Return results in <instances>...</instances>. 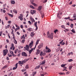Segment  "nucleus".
<instances>
[{
  "label": "nucleus",
  "mask_w": 76,
  "mask_h": 76,
  "mask_svg": "<svg viewBox=\"0 0 76 76\" xmlns=\"http://www.w3.org/2000/svg\"><path fill=\"white\" fill-rule=\"evenodd\" d=\"M3 55L4 56H5L7 54V53H8V50L7 49L4 50L3 51Z\"/></svg>",
  "instance_id": "1"
},
{
  "label": "nucleus",
  "mask_w": 76,
  "mask_h": 76,
  "mask_svg": "<svg viewBox=\"0 0 76 76\" xmlns=\"http://www.w3.org/2000/svg\"><path fill=\"white\" fill-rule=\"evenodd\" d=\"M21 55L22 56H24V57H27L28 56V55H27V54H26V53L24 52H22V53H21Z\"/></svg>",
  "instance_id": "2"
},
{
  "label": "nucleus",
  "mask_w": 76,
  "mask_h": 76,
  "mask_svg": "<svg viewBox=\"0 0 76 76\" xmlns=\"http://www.w3.org/2000/svg\"><path fill=\"white\" fill-rule=\"evenodd\" d=\"M34 43V41L32 40L31 43H30L29 45V46L30 47V48H31L32 46L33 45V44Z\"/></svg>",
  "instance_id": "3"
},
{
  "label": "nucleus",
  "mask_w": 76,
  "mask_h": 76,
  "mask_svg": "<svg viewBox=\"0 0 76 76\" xmlns=\"http://www.w3.org/2000/svg\"><path fill=\"white\" fill-rule=\"evenodd\" d=\"M23 14H20V16H19L18 17V18L20 19V20H23Z\"/></svg>",
  "instance_id": "4"
},
{
  "label": "nucleus",
  "mask_w": 76,
  "mask_h": 76,
  "mask_svg": "<svg viewBox=\"0 0 76 76\" xmlns=\"http://www.w3.org/2000/svg\"><path fill=\"white\" fill-rule=\"evenodd\" d=\"M59 14L60 15H62V12H59L58 13H57V16L58 18L60 19L61 18V17L60 16H59Z\"/></svg>",
  "instance_id": "5"
},
{
  "label": "nucleus",
  "mask_w": 76,
  "mask_h": 76,
  "mask_svg": "<svg viewBox=\"0 0 76 76\" xmlns=\"http://www.w3.org/2000/svg\"><path fill=\"white\" fill-rule=\"evenodd\" d=\"M34 25L35 26L36 28L35 31H37V29H38V26H37V22L34 23Z\"/></svg>",
  "instance_id": "6"
},
{
  "label": "nucleus",
  "mask_w": 76,
  "mask_h": 76,
  "mask_svg": "<svg viewBox=\"0 0 76 76\" xmlns=\"http://www.w3.org/2000/svg\"><path fill=\"white\" fill-rule=\"evenodd\" d=\"M43 47V43H41L38 46L39 49H40L41 48H42Z\"/></svg>",
  "instance_id": "7"
},
{
  "label": "nucleus",
  "mask_w": 76,
  "mask_h": 76,
  "mask_svg": "<svg viewBox=\"0 0 76 76\" xmlns=\"http://www.w3.org/2000/svg\"><path fill=\"white\" fill-rule=\"evenodd\" d=\"M41 53V51L39 50V49L37 50V52L36 53V54L38 55Z\"/></svg>",
  "instance_id": "8"
},
{
  "label": "nucleus",
  "mask_w": 76,
  "mask_h": 76,
  "mask_svg": "<svg viewBox=\"0 0 76 76\" xmlns=\"http://www.w3.org/2000/svg\"><path fill=\"white\" fill-rule=\"evenodd\" d=\"M53 33H51L50 36V38H51V39H53Z\"/></svg>",
  "instance_id": "9"
},
{
  "label": "nucleus",
  "mask_w": 76,
  "mask_h": 76,
  "mask_svg": "<svg viewBox=\"0 0 76 76\" xmlns=\"http://www.w3.org/2000/svg\"><path fill=\"white\" fill-rule=\"evenodd\" d=\"M10 53L12 55V56H13V57H16V55H14V54H13V51H11L10 52Z\"/></svg>",
  "instance_id": "10"
},
{
  "label": "nucleus",
  "mask_w": 76,
  "mask_h": 76,
  "mask_svg": "<svg viewBox=\"0 0 76 76\" xmlns=\"http://www.w3.org/2000/svg\"><path fill=\"white\" fill-rule=\"evenodd\" d=\"M30 19H31V23H33L34 22V20L33 18H32V17H30Z\"/></svg>",
  "instance_id": "11"
},
{
  "label": "nucleus",
  "mask_w": 76,
  "mask_h": 76,
  "mask_svg": "<svg viewBox=\"0 0 76 76\" xmlns=\"http://www.w3.org/2000/svg\"><path fill=\"white\" fill-rule=\"evenodd\" d=\"M33 50H34V48H32L31 50H30L29 51V54H31V53H32V51H33Z\"/></svg>",
  "instance_id": "12"
},
{
  "label": "nucleus",
  "mask_w": 76,
  "mask_h": 76,
  "mask_svg": "<svg viewBox=\"0 0 76 76\" xmlns=\"http://www.w3.org/2000/svg\"><path fill=\"white\" fill-rule=\"evenodd\" d=\"M39 41H40V39H38L36 43V45H37V44H39Z\"/></svg>",
  "instance_id": "13"
},
{
  "label": "nucleus",
  "mask_w": 76,
  "mask_h": 76,
  "mask_svg": "<svg viewBox=\"0 0 76 76\" xmlns=\"http://www.w3.org/2000/svg\"><path fill=\"white\" fill-rule=\"evenodd\" d=\"M34 32H31V34H30V35L31 36V37H34Z\"/></svg>",
  "instance_id": "14"
},
{
  "label": "nucleus",
  "mask_w": 76,
  "mask_h": 76,
  "mask_svg": "<svg viewBox=\"0 0 76 76\" xmlns=\"http://www.w3.org/2000/svg\"><path fill=\"white\" fill-rule=\"evenodd\" d=\"M40 65H38L35 68V69L36 70V69H39V67H40Z\"/></svg>",
  "instance_id": "15"
},
{
  "label": "nucleus",
  "mask_w": 76,
  "mask_h": 76,
  "mask_svg": "<svg viewBox=\"0 0 76 76\" xmlns=\"http://www.w3.org/2000/svg\"><path fill=\"white\" fill-rule=\"evenodd\" d=\"M47 35L48 38H50V33H49V31H48V32H47Z\"/></svg>",
  "instance_id": "16"
},
{
  "label": "nucleus",
  "mask_w": 76,
  "mask_h": 76,
  "mask_svg": "<svg viewBox=\"0 0 76 76\" xmlns=\"http://www.w3.org/2000/svg\"><path fill=\"white\" fill-rule=\"evenodd\" d=\"M36 73H37V72H33L32 73V76H35V75H36Z\"/></svg>",
  "instance_id": "17"
},
{
  "label": "nucleus",
  "mask_w": 76,
  "mask_h": 76,
  "mask_svg": "<svg viewBox=\"0 0 76 76\" xmlns=\"http://www.w3.org/2000/svg\"><path fill=\"white\" fill-rule=\"evenodd\" d=\"M18 64H23V62H22V61H18Z\"/></svg>",
  "instance_id": "18"
},
{
  "label": "nucleus",
  "mask_w": 76,
  "mask_h": 76,
  "mask_svg": "<svg viewBox=\"0 0 76 76\" xmlns=\"http://www.w3.org/2000/svg\"><path fill=\"white\" fill-rule=\"evenodd\" d=\"M14 46V44H13V43L11 44V47L10 48V50H12V48H13V46Z\"/></svg>",
  "instance_id": "19"
},
{
  "label": "nucleus",
  "mask_w": 76,
  "mask_h": 76,
  "mask_svg": "<svg viewBox=\"0 0 76 76\" xmlns=\"http://www.w3.org/2000/svg\"><path fill=\"white\" fill-rule=\"evenodd\" d=\"M41 9H42V6H40L38 8V10L39 11H40L41 10Z\"/></svg>",
  "instance_id": "20"
},
{
  "label": "nucleus",
  "mask_w": 76,
  "mask_h": 76,
  "mask_svg": "<svg viewBox=\"0 0 76 76\" xmlns=\"http://www.w3.org/2000/svg\"><path fill=\"white\" fill-rule=\"evenodd\" d=\"M11 4H15V1H11Z\"/></svg>",
  "instance_id": "21"
},
{
  "label": "nucleus",
  "mask_w": 76,
  "mask_h": 76,
  "mask_svg": "<svg viewBox=\"0 0 76 76\" xmlns=\"http://www.w3.org/2000/svg\"><path fill=\"white\" fill-rule=\"evenodd\" d=\"M14 42L15 44H17V41L16 40V39H14Z\"/></svg>",
  "instance_id": "22"
},
{
  "label": "nucleus",
  "mask_w": 76,
  "mask_h": 76,
  "mask_svg": "<svg viewBox=\"0 0 76 76\" xmlns=\"http://www.w3.org/2000/svg\"><path fill=\"white\" fill-rule=\"evenodd\" d=\"M72 32H73V33L74 34H75V33H76V31H75V30L74 29H72Z\"/></svg>",
  "instance_id": "23"
},
{
  "label": "nucleus",
  "mask_w": 76,
  "mask_h": 76,
  "mask_svg": "<svg viewBox=\"0 0 76 76\" xmlns=\"http://www.w3.org/2000/svg\"><path fill=\"white\" fill-rule=\"evenodd\" d=\"M13 11L15 13H16V14H17L18 13V12H17V10H13Z\"/></svg>",
  "instance_id": "24"
},
{
  "label": "nucleus",
  "mask_w": 76,
  "mask_h": 76,
  "mask_svg": "<svg viewBox=\"0 0 76 76\" xmlns=\"http://www.w3.org/2000/svg\"><path fill=\"white\" fill-rule=\"evenodd\" d=\"M59 74L61 75H65V73L62 72H60Z\"/></svg>",
  "instance_id": "25"
},
{
  "label": "nucleus",
  "mask_w": 76,
  "mask_h": 76,
  "mask_svg": "<svg viewBox=\"0 0 76 76\" xmlns=\"http://www.w3.org/2000/svg\"><path fill=\"white\" fill-rule=\"evenodd\" d=\"M73 67V66H69V70H71Z\"/></svg>",
  "instance_id": "26"
},
{
  "label": "nucleus",
  "mask_w": 76,
  "mask_h": 76,
  "mask_svg": "<svg viewBox=\"0 0 76 76\" xmlns=\"http://www.w3.org/2000/svg\"><path fill=\"white\" fill-rule=\"evenodd\" d=\"M28 31H32V28H29L28 29Z\"/></svg>",
  "instance_id": "27"
},
{
  "label": "nucleus",
  "mask_w": 76,
  "mask_h": 76,
  "mask_svg": "<svg viewBox=\"0 0 76 76\" xmlns=\"http://www.w3.org/2000/svg\"><path fill=\"white\" fill-rule=\"evenodd\" d=\"M30 13H31V14L32 15H34V13L33 12V10H31V11H30Z\"/></svg>",
  "instance_id": "28"
},
{
  "label": "nucleus",
  "mask_w": 76,
  "mask_h": 76,
  "mask_svg": "<svg viewBox=\"0 0 76 76\" xmlns=\"http://www.w3.org/2000/svg\"><path fill=\"white\" fill-rule=\"evenodd\" d=\"M43 52H42V51L41 53H40V55L41 56H42V55L43 56H44V55H43Z\"/></svg>",
  "instance_id": "29"
},
{
  "label": "nucleus",
  "mask_w": 76,
  "mask_h": 76,
  "mask_svg": "<svg viewBox=\"0 0 76 76\" xmlns=\"http://www.w3.org/2000/svg\"><path fill=\"white\" fill-rule=\"evenodd\" d=\"M61 28H63L64 29H65L66 28L65 26L64 25L61 26Z\"/></svg>",
  "instance_id": "30"
},
{
  "label": "nucleus",
  "mask_w": 76,
  "mask_h": 76,
  "mask_svg": "<svg viewBox=\"0 0 76 76\" xmlns=\"http://www.w3.org/2000/svg\"><path fill=\"white\" fill-rule=\"evenodd\" d=\"M45 63V61L44 60L42 62V64H44Z\"/></svg>",
  "instance_id": "31"
},
{
  "label": "nucleus",
  "mask_w": 76,
  "mask_h": 76,
  "mask_svg": "<svg viewBox=\"0 0 76 76\" xmlns=\"http://www.w3.org/2000/svg\"><path fill=\"white\" fill-rule=\"evenodd\" d=\"M70 26L71 28H73V24H71Z\"/></svg>",
  "instance_id": "32"
},
{
  "label": "nucleus",
  "mask_w": 76,
  "mask_h": 76,
  "mask_svg": "<svg viewBox=\"0 0 76 76\" xmlns=\"http://www.w3.org/2000/svg\"><path fill=\"white\" fill-rule=\"evenodd\" d=\"M30 7H31V8H32V9H35V8H34V6L32 5H31L30 6Z\"/></svg>",
  "instance_id": "33"
},
{
  "label": "nucleus",
  "mask_w": 76,
  "mask_h": 76,
  "mask_svg": "<svg viewBox=\"0 0 76 76\" xmlns=\"http://www.w3.org/2000/svg\"><path fill=\"white\" fill-rule=\"evenodd\" d=\"M41 17L42 18H44V16H45V15H44V14H41Z\"/></svg>",
  "instance_id": "34"
},
{
  "label": "nucleus",
  "mask_w": 76,
  "mask_h": 76,
  "mask_svg": "<svg viewBox=\"0 0 76 76\" xmlns=\"http://www.w3.org/2000/svg\"><path fill=\"white\" fill-rule=\"evenodd\" d=\"M73 61V59H70L68 61L69 62H71V61Z\"/></svg>",
  "instance_id": "35"
},
{
  "label": "nucleus",
  "mask_w": 76,
  "mask_h": 76,
  "mask_svg": "<svg viewBox=\"0 0 76 76\" xmlns=\"http://www.w3.org/2000/svg\"><path fill=\"white\" fill-rule=\"evenodd\" d=\"M26 69H28L29 68V66L28 65H27L26 66Z\"/></svg>",
  "instance_id": "36"
},
{
  "label": "nucleus",
  "mask_w": 76,
  "mask_h": 76,
  "mask_svg": "<svg viewBox=\"0 0 76 76\" xmlns=\"http://www.w3.org/2000/svg\"><path fill=\"white\" fill-rule=\"evenodd\" d=\"M26 47L27 48H29V46L27 45H26Z\"/></svg>",
  "instance_id": "37"
},
{
  "label": "nucleus",
  "mask_w": 76,
  "mask_h": 76,
  "mask_svg": "<svg viewBox=\"0 0 76 76\" xmlns=\"http://www.w3.org/2000/svg\"><path fill=\"white\" fill-rule=\"evenodd\" d=\"M28 23H29V25H31L32 24V23H31V21H28Z\"/></svg>",
  "instance_id": "38"
},
{
  "label": "nucleus",
  "mask_w": 76,
  "mask_h": 76,
  "mask_svg": "<svg viewBox=\"0 0 76 76\" xmlns=\"http://www.w3.org/2000/svg\"><path fill=\"white\" fill-rule=\"evenodd\" d=\"M32 4H33L34 6H37V4L34 3H32Z\"/></svg>",
  "instance_id": "39"
},
{
  "label": "nucleus",
  "mask_w": 76,
  "mask_h": 76,
  "mask_svg": "<svg viewBox=\"0 0 76 76\" xmlns=\"http://www.w3.org/2000/svg\"><path fill=\"white\" fill-rule=\"evenodd\" d=\"M7 67V66L6 65L5 66H4L3 67H2V69H5V68H6Z\"/></svg>",
  "instance_id": "40"
},
{
  "label": "nucleus",
  "mask_w": 76,
  "mask_h": 76,
  "mask_svg": "<svg viewBox=\"0 0 76 76\" xmlns=\"http://www.w3.org/2000/svg\"><path fill=\"white\" fill-rule=\"evenodd\" d=\"M70 19V17H68L67 18H65V19Z\"/></svg>",
  "instance_id": "41"
},
{
  "label": "nucleus",
  "mask_w": 76,
  "mask_h": 76,
  "mask_svg": "<svg viewBox=\"0 0 76 76\" xmlns=\"http://www.w3.org/2000/svg\"><path fill=\"white\" fill-rule=\"evenodd\" d=\"M25 39H23L21 41V42H22V43H24V42H25Z\"/></svg>",
  "instance_id": "42"
},
{
  "label": "nucleus",
  "mask_w": 76,
  "mask_h": 76,
  "mask_svg": "<svg viewBox=\"0 0 76 76\" xmlns=\"http://www.w3.org/2000/svg\"><path fill=\"white\" fill-rule=\"evenodd\" d=\"M56 32H58V30H54V32H55V34H56Z\"/></svg>",
  "instance_id": "43"
},
{
  "label": "nucleus",
  "mask_w": 76,
  "mask_h": 76,
  "mask_svg": "<svg viewBox=\"0 0 76 76\" xmlns=\"http://www.w3.org/2000/svg\"><path fill=\"white\" fill-rule=\"evenodd\" d=\"M48 53H50L51 52V50L50 49H48Z\"/></svg>",
  "instance_id": "44"
},
{
  "label": "nucleus",
  "mask_w": 76,
  "mask_h": 76,
  "mask_svg": "<svg viewBox=\"0 0 76 76\" xmlns=\"http://www.w3.org/2000/svg\"><path fill=\"white\" fill-rule=\"evenodd\" d=\"M34 1V0H30V2H31V4H32V3H33Z\"/></svg>",
  "instance_id": "45"
},
{
  "label": "nucleus",
  "mask_w": 76,
  "mask_h": 76,
  "mask_svg": "<svg viewBox=\"0 0 76 76\" xmlns=\"http://www.w3.org/2000/svg\"><path fill=\"white\" fill-rule=\"evenodd\" d=\"M18 63H17L15 65V67L17 68L18 67Z\"/></svg>",
  "instance_id": "46"
},
{
  "label": "nucleus",
  "mask_w": 76,
  "mask_h": 76,
  "mask_svg": "<svg viewBox=\"0 0 76 76\" xmlns=\"http://www.w3.org/2000/svg\"><path fill=\"white\" fill-rule=\"evenodd\" d=\"M10 16L11 18H13V15L10 14Z\"/></svg>",
  "instance_id": "47"
},
{
  "label": "nucleus",
  "mask_w": 76,
  "mask_h": 76,
  "mask_svg": "<svg viewBox=\"0 0 76 76\" xmlns=\"http://www.w3.org/2000/svg\"><path fill=\"white\" fill-rule=\"evenodd\" d=\"M61 67H64V64H63L62 65H61Z\"/></svg>",
  "instance_id": "48"
},
{
  "label": "nucleus",
  "mask_w": 76,
  "mask_h": 76,
  "mask_svg": "<svg viewBox=\"0 0 76 76\" xmlns=\"http://www.w3.org/2000/svg\"><path fill=\"white\" fill-rule=\"evenodd\" d=\"M17 69V68L16 67H14L13 68V70H15Z\"/></svg>",
  "instance_id": "49"
},
{
  "label": "nucleus",
  "mask_w": 76,
  "mask_h": 76,
  "mask_svg": "<svg viewBox=\"0 0 76 76\" xmlns=\"http://www.w3.org/2000/svg\"><path fill=\"white\" fill-rule=\"evenodd\" d=\"M12 31L11 32V34H13L14 31H13V29H12Z\"/></svg>",
  "instance_id": "50"
},
{
  "label": "nucleus",
  "mask_w": 76,
  "mask_h": 76,
  "mask_svg": "<svg viewBox=\"0 0 76 76\" xmlns=\"http://www.w3.org/2000/svg\"><path fill=\"white\" fill-rule=\"evenodd\" d=\"M57 50H58V51H59L60 50V47H58V48L57 49Z\"/></svg>",
  "instance_id": "51"
},
{
  "label": "nucleus",
  "mask_w": 76,
  "mask_h": 76,
  "mask_svg": "<svg viewBox=\"0 0 76 76\" xmlns=\"http://www.w3.org/2000/svg\"><path fill=\"white\" fill-rule=\"evenodd\" d=\"M33 13H36V11H35V10H33Z\"/></svg>",
  "instance_id": "52"
},
{
  "label": "nucleus",
  "mask_w": 76,
  "mask_h": 76,
  "mask_svg": "<svg viewBox=\"0 0 76 76\" xmlns=\"http://www.w3.org/2000/svg\"><path fill=\"white\" fill-rule=\"evenodd\" d=\"M5 18L6 19V20H8V18H7V17H6Z\"/></svg>",
  "instance_id": "53"
},
{
  "label": "nucleus",
  "mask_w": 76,
  "mask_h": 76,
  "mask_svg": "<svg viewBox=\"0 0 76 76\" xmlns=\"http://www.w3.org/2000/svg\"><path fill=\"white\" fill-rule=\"evenodd\" d=\"M20 27L21 28H23V25H21L20 26Z\"/></svg>",
  "instance_id": "54"
},
{
  "label": "nucleus",
  "mask_w": 76,
  "mask_h": 76,
  "mask_svg": "<svg viewBox=\"0 0 76 76\" xmlns=\"http://www.w3.org/2000/svg\"><path fill=\"white\" fill-rule=\"evenodd\" d=\"M2 31H1L0 32V37L1 36V34H2Z\"/></svg>",
  "instance_id": "55"
},
{
  "label": "nucleus",
  "mask_w": 76,
  "mask_h": 76,
  "mask_svg": "<svg viewBox=\"0 0 76 76\" xmlns=\"http://www.w3.org/2000/svg\"><path fill=\"white\" fill-rule=\"evenodd\" d=\"M66 25H68V26H69L70 25V23H69V22H68L66 23Z\"/></svg>",
  "instance_id": "56"
},
{
  "label": "nucleus",
  "mask_w": 76,
  "mask_h": 76,
  "mask_svg": "<svg viewBox=\"0 0 76 76\" xmlns=\"http://www.w3.org/2000/svg\"><path fill=\"white\" fill-rule=\"evenodd\" d=\"M6 59L7 60H9V57H7Z\"/></svg>",
  "instance_id": "57"
},
{
  "label": "nucleus",
  "mask_w": 76,
  "mask_h": 76,
  "mask_svg": "<svg viewBox=\"0 0 76 76\" xmlns=\"http://www.w3.org/2000/svg\"><path fill=\"white\" fill-rule=\"evenodd\" d=\"M46 50H48V49H49V48H48V47L46 46Z\"/></svg>",
  "instance_id": "58"
},
{
  "label": "nucleus",
  "mask_w": 76,
  "mask_h": 76,
  "mask_svg": "<svg viewBox=\"0 0 76 76\" xmlns=\"http://www.w3.org/2000/svg\"><path fill=\"white\" fill-rule=\"evenodd\" d=\"M66 74H70V72L69 71H68V72H66Z\"/></svg>",
  "instance_id": "59"
},
{
  "label": "nucleus",
  "mask_w": 76,
  "mask_h": 76,
  "mask_svg": "<svg viewBox=\"0 0 76 76\" xmlns=\"http://www.w3.org/2000/svg\"><path fill=\"white\" fill-rule=\"evenodd\" d=\"M72 4V2L71 1V2L69 3V4L70 5L71 4Z\"/></svg>",
  "instance_id": "60"
},
{
  "label": "nucleus",
  "mask_w": 76,
  "mask_h": 76,
  "mask_svg": "<svg viewBox=\"0 0 76 76\" xmlns=\"http://www.w3.org/2000/svg\"><path fill=\"white\" fill-rule=\"evenodd\" d=\"M6 41L7 42H9V40H8V39H7L6 40Z\"/></svg>",
  "instance_id": "61"
},
{
  "label": "nucleus",
  "mask_w": 76,
  "mask_h": 76,
  "mask_svg": "<svg viewBox=\"0 0 76 76\" xmlns=\"http://www.w3.org/2000/svg\"><path fill=\"white\" fill-rule=\"evenodd\" d=\"M22 62H23V64L24 63H26V61H25V60H24V61H22Z\"/></svg>",
  "instance_id": "62"
},
{
  "label": "nucleus",
  "mask_w": 76,
  "mask_h": 76,
  "mask_svg": "<svg viewBox=\"0 0 76 76\" xmlns=\"http://www.w3.org/2000/svg\"><path fill=\"white\" fill-rule=\"evenodd\" d=\"M3 13H6V11H5V10H3Z\"/></svg>",
  "instance_id": "63"
},
{
  "label": "nucleus",
  "mask_w": 76,
  "mask_h": 76,
  "mask_svg": "<svg viewBox=\"0 0 76 76\" xmlns=\"http://www.w3.org/2000/svg\"><path fill=\"white\" fill-rule=\"evenodd\" d=\"M20 56V53H19L18 55L17 56H18V57H19Z\"/></svg>",
  "instance_id": "64"
}]
</instances>
